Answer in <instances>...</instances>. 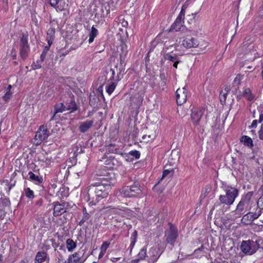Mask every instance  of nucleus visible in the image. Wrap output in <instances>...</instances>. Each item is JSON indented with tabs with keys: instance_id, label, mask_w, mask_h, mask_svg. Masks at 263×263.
<instances>
[{
	"instance_id": "nucleus-1",
	"label": "nucleus",
	"mask_w": 263,
	"mask_h": 263,
	"mask_svg": "<svg viewBox=\"0 0 263 263\" xmlns=\"http://www.w3.org/2000/svg\"><path fill=\"white\" fill-rule=\"evenodd\" d=\"M107 180V183H96L90 185L87 188V194L85 196V200L89 204L96 205L100 200L107 197L113 185V179L110 177Z\"/></svg>"
},
{
	"instance_id": "nucleus-2",
	"label": "nucleus",
	"mask_w": 263,
	"mask_h": 263,
	"mask_svg": "<svg viewBox=\"0 0 263 263\" xmlns=\"http://www.w3.org/2000/svg\"><path fill=\"white\" fill-rule=\"evenodd\" d=\"M253 192H249L243 195L240 201L238 203L234 212L239 217L247 211L250 210L252 205L254 203L252 200Z\"/></svg>"
},
{
	"instance_id": "nucleus-3",
	"label": "nucleus",
	"mask_w": 263,
	"mask_h": 263,
	"mask_svg": "<svg viewBox=\"0 0 263 263\" xmlns=\"http://www.w3.org/2000/svg\"><path fill=\"white\" fill-rule=\"evenodd\" d=\"M142 194V190L137 182H135L132 185L122 187L117 192L116 196L122 197H136Z\"/></svg>"
},
{
	"instance_id": "nucleus-4",
	"label": "nucleus",
	"mask_w": 263,
	"mask_h": 263,
	"mask_svg": "<svg viewBox=\"0 0 263 263\" xmlns=\"http://www.w3.org/2000/svg\"><path fill=\"white\" fill-rule=\"evenodd\" d=\"M224 195H221L219 197L220 203L230 205L232 204L238 195V191L231 186L226 187Z\"/></svg>"
},
{
	"instance_id": "nucleus-5",
	"label": "nucleus",
	"mask_w": 263,
	"mask_h": 263,
	"mask_svg": "<svg viewBox=\"0 0 263 263\" xmlns=\"http://www.w3.org/2000/svg\"><path fill=\"white\" fill-rule=\"evenodd\" d=\"M184 15L185 9L182 7L179 15L172 25L170 31L184 32L186 31V27L183 25Z\"/></svg>"
},
{
	"instance_id": "nucleus-6",
	"label": "nucleus",
	"mask_w": 263,
	"mask_h": 263,
	"mask_svg": "<svg viewBox=\"0 0 263 263\" xmlns=\"http://www.w3.org/2000/svg\"><path fill=\"white\" fill-rule=\"evenodd\" d=\"M240 248L244 253L252 255L256 252L258 246L256 242H253V239H252L242 241Z\"/></svg>"
},
{
	"instance_id": "nucleus-7",
	"label": "nucleus",
	"mask_w": 263,
	"mask_h": 263,
	"mask_svg": "<svg viewBox=\"0 0 263 263\" xmlns=\"http://www.w3.org/2000/svg\"><path fill=\"white\" fill-rule=\"evenodd\" d=\"M20 54L21 57L25 60L28 56L30 51V47L28 43V34H23L20 41Z\"/></svg>"
},
{
	"instance_id": "nucleus-8",
	"label": "nucleus",
	"mask_w": 263,
	"mask_h": 263,
	"mask_svg": "<svg viewBox=\"0 0 263 263\" xmlns=\"http://www.w3.org/2000/svg\"><path fill=\"white\" fill-rule=\"evenodd\" d=\"M110 71L111 72V77L109 81H111L110 84L106 86V91L108 95H111L115 89L117 83L121 80L120 78V73L117 74L116 79H115V71L114 69H110Z\"/></svg>"
},
{
	"instance_id": "nucleus-9",
	"label": "nucleus",
	"mask_w": 263,
	"mask_h": 263,
	"mask_svg": "<svg viewBox=\"0 0 263 263\" xmlns=\"http://www.w3.org/2000/svg\"><path fill=\"white\" fill-rule=\"evenodd\" d=\"M49 135V132L47 127L44 125H41L36 133L35 139L37 144L41 143V142L46 140Z\"/></svg>"
},
{
	"instance_id": "nucleus-10",
	"label": "nucleus",
	"mask_w": 263,
	"mask_h": 263,
	"mask_svg": "<svg viewBox=\"0 0 263 263\" xmlns=\"http://www.w3.org/2000/svg\"><path fill=\"white\" fill-rule=\"evenodd\" d=\"M77 108L76 107V104L74 101H71L70 104L68 106H65L63 103H60L55 105L54 108V113L53 116L50 119L53 120L55 115L58 112H62L63 111L71 110L72 111L76 110Z\"/></svg>"
},
{
	"instance_id": "nucleus-11",
	"label": "nucleus",
	"mask_w": 263,
	"mask_h": 263,
	"mask_svg": "<svg viewBox=\"0 0 263 263\" xmlns=\"http://www.w3.org/2000/svg\"><path fill=\"white\" fill-rule=\"evenodd\" d=\"M176 96L177 104L181 105L186 101L187 91L184 87L178 88L176 90Z\"/></svg>"
},
{
	"instance_id": "nucleus-12",
	"label": "nucleus",
	"mask_w": 263,
	"mask_h": 263,
	"mask_svg": "<svg viewBox=\"0 0 263 263\" xmlns=\"http://www.w3.org/2000/svg\"><path fill=\"white\" fill-rule=\"evenodd\" d=\"M128 22L123 19H119V21H115L113 24L114 31L116 33L124 32L127 33V26Z\"/></svg>"
},
{
	"instance_id": "nucleus-13",
	"label": "nucleus",
	"mask_w": 263,
	"mask_h": 263,
	"mask_svg": "<svg viewBox=\"0 0 263 263\" xmlns=\"http://www.w3.org/2000/svg\"><path fill=\"white\" fill-rule=\"evenodd\" d=\"M128 209L127 208H112L109 210V213L112 215H115V216H112V219H115L119 221H121V219L117 217V216H121L122 218L126 217L127 214L129 213Z\"/></svg>"
},
{
	"instance_id": "nucleus-14",
	"label": "nucleus",
	"mask_w": 263,
	"mask_h": 263,
	"mask_svg": "<svg viewBox=\"0 0 263 263\" xmlns=\"http://www.w3.org/2000/svg\"><path fill=\"white\" fill-rule=\"evenodd\" d=\"M259 216V214L257 213L249 212L243 216L241 221L242 223L245 225H249Z\"/></svg>"
},
{
	"instance_id": "nucleus-15",
	"label": "nucleus",
	"mask_w": 263,
	"mask_h": 263,
	"mask_svg": "<svg viewBox=\"0 0 263 263\" xmlns=\"http://www.w3.org/2000/svg\"><path fill=\"white\" fill-rule=\"evenodd\" d=\"M204 113V110L202 109H195L192 110L191 114V118L192 122L195 126H197L199 124V121Z\"/></svg>"
},
{
	"instance_id": "nucleus-16",
	"label": "nucleus",
	"mask_w": 263,
	"mask_h": 263,
	"mask_svg": "<svg viewBox=\"0 0 263 263\" xmlns=\"http://www.w3.org/2000/svg\"><path fill=\"white\" fill-rule=\"evenodd\" d=\"M165 237L166 242L173 245L178 237L177 231L171 227L170 230L166 232Z\"/></svg>"
},
{
	"instance_id": "nucleus-17",
	"label": "nucleus",
	"mask_w": 263,
	"mask_h": 263,
	"mask_svg": "<svg viewBox=\"0 0 263 263\" xmlns=\"http://www.w3.org/2000/svg\"><path fill=\"white\" fill-rule=\"evenodd\" d=\"M67 260L69 263H83L85 261V259L80 252H75L70 255Z\"/></svg>"
},
{
	"instance_id": "nucleus-18",
	"label": "nucleus",
	"mask_w": 263,
	"mask_h": 263,
	"mask_svg": "<svg viewBox=\"0 0 263 263\" xmlns=\"http://www.w3.org/2000/svg\"><path fill=\"white\" fill-rule=\"evenodd\" d=\"M198 41L192 37H186L182 41V45L186 48H195L198 46Z\"/></svg>"
},
{
	"instance_id": "nucleus-19",
	"label": "nucleus",
	"mask_w": 263,
	"mask_h": 263,
	"mask_svg": "<svg viewBox=\"0 0 263 263\" xmlns=\"http://www.w3.org/2000/svg\"><path fill=\"white\" fill-rule=\"evenodd\" d=\"M53 208V215L54 216H58L66 212L67 208L65 206V203H59L58 202H54Z\"/></svg>"
},
{
	"instance_id": "nucleus-20",
	"label": "nucleus",
	"mask_w": 263,
	"mask_h": 263,
	"mask_svg": "<svg viewBox=\"0 0 263 263\" xmlns=\"http://www.w3.org/2000/svg\"><path fill=\"white\" fill-rule=\"evenodd\" d=\"M46 260H47V262H49V258L48 257L47 253L44 251H39L35 255L34 262L43 263Z\"/></svg>"
},
{
	"instance_id": "nucleus-21",
	"label": "nucleus",
	"mask_w": 263,
	"mask_h": 263,
	"mask_svg": "<svg viewBox=\"0 0 263 263\" xmlns=\"http://www.w3.org/2000/svg\"><path fill=\"white\" fill-rule=\"evenodd\" d=\"M50 4L60 11L65 9V3L63 0H50Z\"/></svg>"
},
{
	"instance_id": "nucleus-22",
	"label": "nucleus",
	"mask_w": 263,
	"mask_h": 263,
	"mask_svg": "<svg viewBox=\"0 0 263 263\" xmlns=\"http://www.w3.org/2000/svg\"><path fill=\"white\" fill-rule=\"evenodd\" d=\"M93 121L92 120H86L82 122L79 126V129L81 132L85 133L92 125Z\"/></svg>"
},
{
	"instance_id": "nucleus-23",
	"label": "nucleus",
	"mask_w": 263,
	"mask_h": 263,
	"mask_svg": "<svg viewBox=\"0 0 263 263\" xmlns=\"http://www.w3.org/2000/svg\"><path fill=\"white\" fill-rule=\"evenodd\" d=\"M29 179L32 181L35 182L36 183H40L42 182L43 179L37 175L35 174L31 171L28 173Z\"/></svg>"
},
{
	"instance_id": "nucleus-24",
	"label": "nucleus",
	"mask_w": 263,
	"mask_h": 263,
	"mask_svg": "<svg viewBox=\"0 0 263 263\" xmlns=\"http://www.w3.org/2000/svg\"><path fill=\"white\" fill-rule=\"evenodd\" d=\"M122 156L124 157L127 161H129L127 157H128V155H130L136 159H139L140 156V153L139 151L135 150L130 151L128 154H121Z\"/></svg>"
},
{
	"instance_id": "nucleus-25",
	"label": "nucleus",
	"mask_w": 263,
	"mask_h": 263,
	"mask_svg": "<svg viewBox=\"0 0 263 263\" xmlns=\"http://www.w3.org/2000/svg\"><path fill=\"white\" fill-rule=\"evenodd\" d=\"M240 141L242 142L244 145L249 147H252L253 146L252 139L247 136H242L240 139Z\"/></svg>"
},
{
	"instance_id": "nucleus-26",
	"label": "nucleus",
	"mask_w": 263,
	"mask_h": 263,
	"mask_svg": "<svg viewBox=\"0 0 263 263\" xmlns=\"http://www.w3.org/2000/svg\"><path fill=\"white\" fill-rule=\"evenodd\" d=\"M66 248L69 252H72L76 248V243L71 239H68L66 242Z\"/></svg>"
},
{
	"instance_id": "nucleus-27",
	"label": "nucleus",
	"mask_w": 263,
	"mask_h": 263,
	"mask_svg": "<svg viewBox=\"0 0 263 263\" xmlns=\"http://www.w3.org/2000/svg\"><path fill=\"white\" fill-rule=\"evenodd\" d=\"M38 160L41 162L45 163L46 165H49L52 162L51 157H49L47 155L46 156L43 154L39 156Z\"/></svg>"
},
{
	"instance_id": "nucleus-28",
	"label": "nucleus",
	"mask_w": 263,
	"mask_h": 263,
	"mask_svg": "<svg viewBox=\"0 0 263 263\" xmlns=\"http://www.w3.org/2000/svg\"><path fill=\"white\" fill-rule=\"evenodd\" d=\"M242 95L249 100H252L254 98V96L252 94L250 89L249 88H244Z\"/></svg>"
},
{
	"instance_id": "nucleus-29",
	"label": "nucleus",
	"mask_w": 263,
	"mask_h": 263,
	"mask_svg": "<svg viewBox=\"0 0 263 263\" xmlns=\"http://www.w3.org/2000/svg\"><path fill=\"white\" fill-rule=\"evenodd\" d=\"M173 174L174 170L173 168L164 170L162 175L161 180L165 178H170L173 175Z\"/></svg>"
},
{
	"instance_id": "nucleus-30",
	"label": "nucleus",
	"mask_w": 263,
	"mask_h": 263,
	"mask_svg": "<svg viewBox=\"0 0 263 263\" xmlns=\"http://www.w3.org/2000/svg\"><path fill=\"white\" fill-rule=\"evenodd\" d=\"M60 250H63L64 251H65L64 249H63L61 246L60 247L59 250L54 249L55 255L57 258V260H61L65 259L63 254L60 252Z\"/></svg>"
},
{
	"instance_id": "nucleus-31",
	"label": "nucleus",
	"mask_w": 263,
	"mask_h": 263,
	"mask_svg": "<svg viewBox=\"0 0 263 263\" xmlns=\"http://www.w3.org/2000/svg\"><path fill=\"white\" fill-rule=\"evenodd\" d=\"M146 255V248L145 247L142 248L139 253L138 254V257L140 260H143Z\"/></svg>"
},
{
	"instance_id": "nucleus-32",
	"label": "nucleus",
	"mask_w": 263,
	"mask_h": 263,
	"mask_svg": "<svg viewBox=\"0 0 263 263\" xmlns=\"http://www.w3.org/2000/svg\"><path fill=\"white\" fill-rule=\"evenodd\" d=\"M164 58L166 60H168L173 62H175V61L178 59V58L177 55H173L169 53H166L165 54H164Z\"/></svg>"
},
{
	"instance_id": "nucleus-33",
	"label": "nucleus",
	"mask_w": 263,
	"mask_h": 263,
	"mask_svg": "<svg viewBox=\"0 0 263 263\" xmlns=\"http://www.w3.org/2000/svg\"><path fill=\"white\" fill-rule=\"evenodd\" d=\"M1 188H3L7 193H9L12 188V185H9L8 182L6 181L1 184Z\"/></svg>"
},
{
	"instance_id": "nucleus-34",
	"label": "nucleus",
	"mask_w": 263,
	"mask_h": 263,
	"mask_svg": "<svg viewBox=\"0 0 263 263\" xmlns=\"http://www.w3.org/2000/svg\"><path fill=\"white\" fill-rule=\"evenodd\" d=\"M25 194L28 198L33 199L34 198V192L29 187L25 189Z\"/></svg>"
},
{
	"instance_id": "nucleus-35",
	"label": "nucleus",
	"mask_w": 263,
	"mask_h": 263,
	"mask_svg": "<svg viewBox=\"0 0 263 263\" xmlns=\"http://www.w3.org/2000/svg\"><path fill=\"white\" fill-rule=\"evenodd\" d=\"M156 135L155 134L152 135H145L142 136V139L145 142H149L155 138Z\"/></svg>"
},
{
	"instance_id": "nucleus-36",
	"label": "nucleus",
	"mask_w": 263,
	"mask_h": 263,
	"mask_svg": "<svg viewBox=\"0 0 263 263\" xmlns=\"http://www.w3.org/2000/svg\"><path fill=\"white\" fill-rule=\"evenodd\" d=\"M253 242H256V245L258 246V249L260 247V246H263V239L260 237H256L253 238Z\"/></svg>"
},
{
	"instance_id": "nucleus-37",
	"label": "nucleus",
	"mask_w": 263,
	"mask_h": 263,
	"mask_svg": "<svg viewBox=\"0 0 263 263\" xmlns=\"http://www.w3.org/2000/svg\"><path fill=\"white\" fill-rule=\"evenodd\" d=\"M89 217L90 216L88 213H84V214L83 215L82 219L79 222V225L82 226L85 222L87 221L89 219Z\"/></svg>"
},
{
	"instance_id": "nucleus-38",
	"label": "nucleus",
	"mask_w": 263,
	"mask_h": 263,
	"mask_svg": "<svg viewBox=\"0 0 263 263\" xmlns=\"http://www.w3.org/2000/svg\"><path fill=\"white\" fill-rule=\"evenodd\" d=\"M43 61H41V59L37 60L32 65L33 69H37L41 68L42 67V63Z\"/></svg>"
},
{
	"instance_id": "nucleus-39",
	"label": "nucleus",
	"mask_w": 263,
	"mask_h": 263,
	"mask_svg": "<svg viewBox=\"0 0 263 263\" xmlns=\"http://www.w3.org/2000/svg\"><path fill=\"white\" fill-rule=\"evenodd\" d=\"M113 158L110 157L109 159H104V160H101V161H104V163L106 165V167L109 168L112 167L111 162Z\"/></svg>"
},
{
	"instance_id": "nucleus-40",
	"label": "nucleus",
	"mask_w": 263,
	"mask_h": 263,
	"mask_svg": "<svg viewBox=\"0 0 263 263\" xmlns=\"http://www.w3.org/2000/svg\"><path fill=\"white\" fill-rule=\"evenodd\" d=\"M110 244V242L109 241H104L100 247V250L106 252Z\"/></svg>"
},
{
	"instance_id": "nucleus-41",
	"label": "nucleus",
	"mask_w": 263,
	"mask_h": 263,
	"mask_svg": "<svg viewBox=\"0 0 263 263\" xmlns=\"http://www.w3.org/2000/svg\"><path fill=\"white\" fill-rule=\"evenodd\" d=\"M48 50H49L48 47H47V46L45 47V48L43 49V50L42 52V54L40 56V59L41 60V61H44Z\"/></svg>"
},
{
	"instance_id": "nucleus-42",
	"label": "nucleus",
	"mask_w": 263,
	"mask_h": 263,
	"mask_svg": "<svg viewBox=\"0 0 263 263\" xmlns=\"http://www.w3.org/2000/svg\"><path fill=\"white\" fill-rule=\"evenodd\" d=\"M12 92L11 91H7L3 96V99L5 101H8L11 97Z\"/></svg>"
},
{
	"instance_id": "nucleus-43",
	"label": "nucleus",
	"mask_w": 263,
	"mask_h": 263,
	"mask_svg": "<svg viewBox=\"0 0 263 263\" xmlns=\"http://www.w3.org/2000/svg\"><path fill=\"white\" fill-rule=\"evenodd\" d=\"M111 164L112 167H109V168H114L117 167L118 165H120V163H119V162H118V161L116 159H115L114 158H112V162H111Z\"/></svg>"
},
{
	"instance_id": "nucleus-44",
	"label": "nucleus",
	"mask_w": 263,
	"mask_h": 263,
	"mask_svg": "<svg viewBox=\"0 0 263 263\" xmlns=\"http://www.w3.org/2000/svg\"><path fill=\"white\" fill-rule=\"evenodd\" d=\"M53 39H54V36L53 35V34H50V35L47 36V41L48 45V46L47 47H48L49 48L52 45Z\"/></svg>"
},
{
	"instance_id": "nucleus-45",
	"label": "nucleus",
	"mask_w": 263,
	"mask_h": 263,
	"mask_svg": "<svg viewBox=\"0 0 263 263\" xmlns=\"http://www.w3.org/2000/svg\"><path fill=\"white\" fill-rule=\"evenodd\" d=\"M51 27L49 30L50 33H55L56 31H58V27H57V29L55 28V27H58V25L55 23H53L51 24Z\"/></svg>"
},
{
	"instance_id": "nucleus-46",
	"label": "nucleus",
	"mask_w": 263,
	"mask_h": 263,
	"mask_svg": "<svg viewBox=\"0 0 263 263\" xmlns=\"http://www.w3.org/2000/svg\"><path fill=\"white\" fill-rule=\"evenodd\" d=\"M108 151L113 153L118 154V149L117 148L114 149V145L112 144L109 145Z\"/></svg>"
},
{
	"instance_id": "nucleus-47",
	"label": "nucleus",
	"mask_w": 263,
	"mask_h": 263,
	"mask_svg": "<svg viewBox=\"0 0 263 263\" xmlns=\"http://www.w3.org/2000/svg\"><path fill=\"white\" fill-rule=\"evenodd\" d=\"M137 235V232L136 231H135L132 234L130 238H131V240H134V243H135V242L136 241Z\"/></svg>"
},
{
	"instance_id": "nucleus-48",
	"label": "nucleus",
	"mask_w": 263,
	"mask_h": 263,
	"mask_svg": "<svg viewBox=\"0 0 263 263\" xmlns=\"http://www.w3.org/2000/svg\"><path fill=\"white\" fill-rule=\"evenodd\" d=\"M259 138L263 141V124L261 126V128L258 132Z\"/></svg>"
},
{
	"instance_id": "nucleus-49",
	"label": "nucleus",
	"mask_w": 263,
	"mask_h": 263,
	"mask_svg": "<svg viewBox=\"0 0 263 263\" xmlns=\"http://www.w3.org/2000/svg\"><path fill=\"white\" fill-rule=\"evenodd\" d=\"M257 204L263 209V196L260 197L257 201Z\"/></svg>"
},
{
	"instance_id": "nucleus-50",
	"label": "nucleus",
	"mask_w": 263,
	"mask_h": 263,
	"mask_svg": "<svg viewBox=\"0 0 263 263\" xmlns=\"http://www.w3.org/2000/svg\"><path fill=\"white\" fill-rule=\"evenodd\" d=\"M96 36V34H90L89 38L88 40L89 43H91L95 37Z\"/></svg>"
},
{
	"instance_id": "nucleus-51",
	"label": "nucleus",
	"mask_w": 263,
	"mask_h": 263,
	"mask_svg": "<svg viewBox=\"0 0 263 263\" xmlns=\"http://www.w3.org/2000/svg\"><path fill=\"white\" fill-rule=\"evenodd\" d=\"M226 95H227V93H224L223 94H222V93L220 94L219 97H220V101L221 102H222V101L224 102L225 101L226 98Z\"/></svg>"
},
{
	"instance_id": "nucleus-52",
	"label": "nucleus",
	"mask_w": 263,
	"mask_h": 263,
	"mask_svg": "<svg viewBox=\"0 0 263 263\" xmlns=\"http://www.w3.org/2000/svg\"><path fill=\"white\" fill-rule=\"evenodd\" d=\"M105 253H106L105 251L100 250V252L99 254L98 258L99 259L102 258L104 256V255H105Z\"/></svg>"
},
{
	"instance_id": "nucleus-53",
	"label": "nucleus",
	"mask_w": 263,
	"mask_h": 263,
	"mask_svg": "<svg viewBox=\"0 0 263 263\" xmlns=\"http://www.w3.org/2000/svg\"><path fill=\"white\" fill-rule=\"evenodd\" d=\"M257 125V120H253L251 126H250L251 128H255L256 127Z\"/></svg>"
},
{
	"instance_id": "nucleus-54",
	"label": "nucleus",
	"mask_w": 263,
	"mask_h": 263,
	"mask_svg": "<svg viewBox=\"0 0 263 263\" xmlns=\"http://www.w3.org/2000/svg\"><path fill=\"white\" fill-rule=\"evenodd\" d=\"M178 152L176 151H173L171 154V156H173V155H176V159H179V157L178 155Z\"/></svg>"
},
{
	"instance_id": "nucleus-55",
	"label": "nucleus",
	"mask_w": 263,
	"mask_h": 263,
	"mask_svg": "<svg viewBox=\"0 0 263 263\" xmlns=\"http://www.w3.org/2000/svg\"><path fill=\"white\" fill-rule=\"evenodd\" d=\"M121 258V257H112L111 258L110 260L112 262H115L120 260Z\"/></svg>"
},
{
	"instance_id": "nucleus-56",
	"label": "nucleus",
	"mask_w": 263,
	"mask_h": 263,
	"mask_svg": "<svg viewBox=\"0 0 263 263\" xmlns=\"http://www.w3.org/2000/svg\"><path fill=\"white\" fill-rule=\"evenodd\" d=\"M174 65H173V66L175 68H177V65H178V64L179 63V61L178 60V59L176 61H175V62H174Z\"/></svg>"
},
{
	"instance_id": "nucleus-57",
	"label": "nucleus",
	"mask_w": 263,
	"mask_h": 263,
	"mask_svg": "<svg viewBox=\"0 0 263 263\" xmlns=\"http://www.w3.org/2000/svg\"><path fill=\"white\" fill-rule=\"evenodd\" d=\"M57 263H69L67 261H66V260L64 259H63V260H57Z\"/></svg>"
},
{
	"instance_id": "nucleus-58",
	"label": "nucleus",
	"mask_w": 263,
	"mask_h": 263,
	"mask_svg": "<svg viewBox=\"0 0 263 263\" xmlns=\"http://www.w3.org/2000/svg\"><path fill=\"white\" fill-rule=\"evenodd\" d=\"M263 121V114H260L259 118V122L260 123Z\"/></svg>"
},
{
	"instance_id": "nucleus-59",
	"label": "nucleus",
	"mask_w": 263,
	"mask_h": 263,
	"mask_svg": "<svg viewBox=\"0 0 263 263\" xmlns=\"http://www.w3.org/2000/svg\"><path fill=\"white\" fill-rule=\"evenodd\" d=\"M98 30L97 29L95 28L94 27H92L91 28V31L90 33H97Z\"/></svg>"
},
{
	"instance_id": "nucleus-60",
	"label": "nucleus",
	"mask_w": 263,
	"mask_h": 263,
	"mask_svg": "<svg viewBox=\"0 0 263 263\" xmlns=\"http://www.w3.org/2000/svg\"><path fill=\"white\" fill-rule=\"evenodd\" d=\"M140 259H139L138 258L137 259H134L132 261L131 263H139Z\"/></svg>"
},
{
	"instance_id": "nucleus-61",
	"label": "nucleus",
	"mask_w": 263,
	"mask_h": 263,
	"mask_svg": "<svg viewBox=\"0 0 263 263\" xmlns=\"http://www.w3.org/2000/svg\"><path fill=\"white\" fill-rule=\"evenodd\" d=\"M0 263H3V256L0 255Z\"/></svg>"
},
{
	"instance_id": "nucleus-62",
	"label": "nucleus",
	"mask_w": 263,
	"mask_h": 263,
	"mask_svg": "<svg viewBox=\"0 0 263 263\" xmlns=\"http://www.w3.org/2000/svg\"><path fill=\"white\" fill-rule=\"evenodd\" d=\"M11 88H12V86L11 85H9L8 86V87H7V91H10Z\"/></svg>"
},
{
	"instance_id": "nucleus-63",
	"label": "nucleus",
	"mask_w": 263,
	"mask_h": 263,
	"mask_svg": "<svg viewBox=\"0 0 263 263\" xmlns=\"http://www.w3.org/2000/svg\"><path fill=\"white\" fill-rule=\"evenodd\" d=\"M20 263H28V262L26 260H22L20 261Z\"/></svg>"
},
{
	"instance_id": "nucleus-64",
	"label": "nucleus",
	"mask_w": 263,
	"mask_h": 263,
	"mask_svg": "<svg viewBox=\"0 0 263 263\" xmlns=\"http://www.w3.org/2000/svg\"><path fill=\"white\" fill-rule=\"evenodd\" d=\"M261 76L262 79L263 80V68H262V70L261 72Z\"/></svg>"
}]
</instances>
